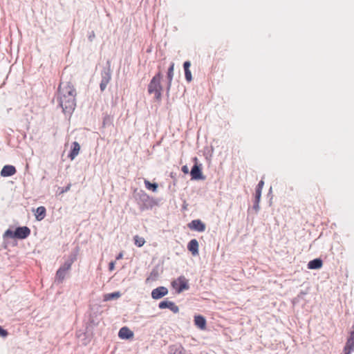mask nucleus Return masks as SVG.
Masks as SVG:
<instances>
[{"instance_id": "nucleus-6", "label": "nucleus", "mask_w": 354, "mask_h": 354, "mask_svg": "<svg viewBox=\"0 0 354 354\" xmlns=\"http://www.w3.org/2000/svg\"><path fill=\"white\" fill-rule=\"evenodd\" d=\"M167 294L168 290L166 287L159 286L152 290L151 297L154 299H159Z\"/></svg>"}, {"instance_id": "nucleus-2", "label": "nucleus", "mask_w": 354, "mask_h": 354, "mask_svg": "<svg viewBox=\"0 0 354 354\" xmlns=\"http://www.w3.org/2000/svg\"><path fill=\"white\" fill-rule=\"evenodd\" d=\"M162 75L160 73L156 74L151 80L148 85V93L154 95V98L159 101L162 97V87L160 84Z\"/></svg>"}, {"instance_id": "nucleus-30", "label": "nucleus", "mask_w": 354, "mask_h": 354, "mask_svg": "<svg viewBox=\"0 0 354 354\" xmlns=\"http://www.w3.org/2000/svg\"><path fill=\"white\" fill-rule=\"evenodd\" d=\"M8 332L0 326V337H6L8 335Z\"/></svg>"}, {"instance_id": "nucleus-36", "label": "nucleus", "mask_w": 354, "mask_h": 354, "mask_svg": "<svg viewBox=\"0 0 354 354\" xmlns=\"http://www.w3.org/2000/svg\"><path fill=\"white\" fill-rule=\"evenodd\" d=\"M115 268V263L113 261H111L109 265V270L112 271Z\"/></svg>"}, {"instance_id": "nucleus-15", "label": "nucleus", "mask_w": 354, "mask_h": 354, "mask_svg": "<svg viewBox=\"0 0 354 354\" xmlns=\"http://www.w3.org/2000/svg\"><path fill=\"white\" fill-rule=\"evenodd\" d=\"M323 265L322 260L321 259H315L310 261L308 263V268L310 270H316L321 268Z\"/></svg>"}, {"instance_id": "nucleus-33", "label": "nucleus", "mask_w": 354, "mask_h": 354, "mask_svg": "<svg viewBox=\"0 0 354 354\" xmlns=\"http://www.w3.org/2000/svg\"><path fill=\"white\" fill-rule=\"evenodd\" d=\"M107 84H108L107 83H104V82H101L100 84V90L102 91H104L105 90V88H106Z\"/></svg>"}, {"instance_id": "nucleus-27", "label": "nucleus", "mask_w": 354, "mask_h": 354, "mask_svg": "<svg viewBox=\"0 0 354 354\" xmlns=\"http://www.w3.org/2000/svg\"><path fill=\"white\" fill-rule=\"evenodd\" d=\"M185 79L187 82H191L192 80V76L190 70H186L185 71Z\"/></svg>"}, {"instance_id": "nucleus-17", "label": "nucleus", "mask_w": 354, "mask_h": 354, "mask_svg": "<svg viewBox=\"0 0 354 354\" xmlns=\"http://www.w3.org/2000/svg\"><path fill=\"white\" fill-rule=\"evenodd\" d=\"M101 75H102L101 82L109 84V82H110V80L111 79V73L110 68L108 67V68H104L102 71Z\"/></svg>"}, {"instance_id": "nucleus-11", "label": "nucleus", "mask_w": 354, "mask_h": 354, "mask_svg": "<svg viewBox=\"0 0 354 354\" xmlns=\"http://www.w3.org/2000/svg\"><path fill=\"white\" fill-rule=\"evenodd\" d=\"M118 336L122 339H129L133 337V333L127 327L121 328L118 333Z\"/></svg>"}, {"instance_id": "nucleus-19", "label": "nucleus", "mask_w": 354, "mask_h": 354, "mask_svg": "<svg viewBox=\"0 0 354 354\" xmlns=\"http://www.w3.org/2000/svg\"><path fill=\"white\" fill-rule=\"evenodd\" d=\"M174 63H171L169 68H168L167 71V79H168V85H167V89L169 90L170 88L171 81L174 77Z\"/></svg>"}, {"instance_id": "nucleus-21", "label": "nucleus", "mask_w": 354, "mask_h": 354, "mask_svg": "<svg viewBox=\"0 0 354 354\" xmlns=\"http://www.w3.org/2000/svg\"><path fill=\"white\" fill-rule=\"evenodd\" d=\"M261 193L259 192H255V198L252 208L258 212L259 210V202L261 200Z\"/></svg>"}, {"instance_id": "nucleus-34", "label": "nucleus", "mask_w": 354, "mask_h": 354, "mask_svg": "<svg viewBox=\"0 0 354 354\" xmlns=\"http://www.w3.org/2000/svg\"><path fill=\"white\" fill-rule=\"evenodd\" d=\"M107 84H108L107 83H104V82H101L100 84V90L102 91H104L105 90V88H106Z\"/></svg>"}, {"instance_id": "nucleus-23", "label": "nucleus", "mask_w": 354, "mask_h": 354, "mask_svg": "<svg viewBox=\"0 0 354 354\" xmlns=\"http://www.w3.org/2000/svg\"><path fill=\"white\" fill-rule=\"evenodd\" d=\"M169 354H185L182 346H172L170 348Z\"/></svg>"}, {"instance_id": "nucleus-24", "label": "nucleus", "mask_w": 354, "mask_h": 354, "mask_svg": "<svg viewBox=\"0 0 354 354\" xmlns=\"http://www.w3.org/2000/svg\"><path fill=\"white\" fill-rule=\"evenodd\" d=\"M145 185L147 189L152 190L153 192H156L158 189V184L157 183H151L149 180H145Z\"/></svg>"}, {"instance_id": "nucleus-5", "label": "nucleus", "mask_w": 354, "mask_h": 354, "mask_svg": "<svg viewBox=\"0 0 354 354\" xmlns=\"http://www.w3.org/2000/svg\"><path fill=\"white\" fill-rule=\"evenodd\" d=\"M190 174L192 180H204L205 177L203 176L201 165L196 162L192 167Z\"/></svg>"}, {"instance_id": "nucleus-14", "label": "nucleus", "mask_w": 354, "mask_h": 354, "mask_svg": "<svg viewBox=\"0 0 354 354\" xmlns=\"http://www.w3.org/2000/svg\"><path fill=\"white\" fill-rule=\"evenodd\" d=\"M80 150V144L75 141L72 144V148L71 150L70 153L68 154V158H70L71 160H74L77 156L79 154Z\"/></svg>"}, {"instance_id": "nucleus-9", "label": "nucleus", "mask_w": 354, "mask_h": 354, "mask_svg": "<svg viewBox=\"0 0 354 354\" xmlns=\"http://www.w3.org/2000/svg\"><path fill=\"white\" fill-rule=\"evenodd\" d=\"M158 307L160 309L169 308L174 313L179 311V308L173 301H162L159 303Z\"/></svg>"}, {"instance_id": "nucleus-20", "label": "nucleus", "mask_w": 354, "mask_h": 354, "mask_svg": "<svg viewBox=\"0 0 354 354\" xmlns=\"http://www.w3.org/2000/svg\"><path fill=\"white\" fill-rule=\"evenodd\" d=\"M77 252H78L77 250H76L75 251L71 252V254L68 257V259L64 263L66 264L67 267H71V268L72 264L77 259Z\"/></svg>"}, {"instance_id": "nucleus-16", "label": "nucleus", "mask_w": 354, "mask_h": 354, "mask_svg": "<svg viewBox=\"0 0 354 354\" xmlns=\"http://www.w3.org/2000/svg\"><path fill=\"white\" fill-rule=\"evenodd\" d=\"M195 325L200 329H205L206 326V320L202 315H196L194 317Z\"/></svg>"}, {"instance_id": "nucleus-29", "label": "nucleus", "mask_w": 354, "mask_h": 354, "mask_svg": "<svg viewBox=\"0 0 354 354\" xmlns=\"http://www.w3.org/2000/svg\"><path fill=\"white\" fill-rule=\"evenodd\" d=\"M71 185L68 184L66 187L62 188V189L59 192V194H62L69 191L71 189Z\"/></svg>"}, {"instance_id": "nucleus-3", "label": "nucleus", "mask_w": 354, "mask_h": 354, "mask_svg": "<svg viewBox=\"0 0 354 354\" xmlns=\"http://www.w3.org/2000/svg\"><path fill=\"white\" fill-rule=\"evenodd\" d=\"M171 285L178 293L189 288L188 280L184 276H180L177 279L172 281Z\"/></svg>"}, {"instance_id": "nucleus-18", "label": "nucleus", "mask_w": 354, "mask_h": 354, "mask_svg": "<svg viewBox=\"0 0 354 354\" xmlns=\"http://www.w3.org/2000/svg\"><path fill=\"white\" fill-rule=\"evenodd\" d=\"M46 216V208L43 206H40L37 208L35 217L37 221H41Z\"/></svg>"}, {"instance_id": "nucleus-7", "label": "nucleus", "mask_w": 354, "mask_h": 354, "mask_svg": "<svg viewBox=\"0 0 354 354\" xmlns=\"http://www.w3.org/2000/svg\"><path fill=\"white\" fill-rule=\"evenodd\" d=\"M30 234V229L26 227H17L15 229V236L17 239H24L27 238Z\"/></svg>"}, {"instance_id": "nucleus-37", "label": "nucleus", "mask_w": 354, "mask_h": 354, "mask_svg": "<svg viewBox=\"0 0 354 354\" xmlns=\"http://www.w3.org/2000/svg\"><path fill=\"white\" fill-rule=\"evenodd\" d=\"M122 256H123L122 253H120V254L117 256L116 259L119 260V259H122Z\"/></svg>"}, {"instance_id": "nucleus-13", "label": "nucleus", "mask_w": 354, "mask_h": 354, "mask_svg": "<svg viewBox=\"0 0 354 354\" xmlns=\"http://www.w3.org/2000/svg\"><path fill=\"white\" fill-rule=\"evenodd\" d=\"M187 249L193 256H196L198 254V242L196 239H192L188 245H187Z\"/></svg>"}, {"instance_id": "nucleus-28", "label": "nucleus", "mask_w": 354, "mask_h": 354, "mask_svg": "<svg viewBox=\"0 0 354 354\" xmlns=\"http://www.w3.org/2000/svg\"><path fill=\"white\" fill-rule=\"evenodd\" d=\"M263 185H264V181L263 180H260L257 186L255 192H259L261 193Z\"/></svg>"}, {"instance_id": "nucleus-32", "label": "nucleus", "mask_w": 354, "mask_h": 354, "mask_svg": "<svg viewBox=\"0 0 354 354\" xmlns=\"http://www.w3.org/2000/svg\"><path fill=\"white\" fill-rule=\"evenodd\" d=\"M190 66H191V63L189 61L185 62L183 64L184 71L189 70Z\"/></svg>"}, {"instance_id": "nucleus-4", "label": "nucleus", "mask_w": 354, "mask_h": 354, "mask_svg": "<svg viewBox=\"0 0 354 354\" xmlns=\"http://www.w3.org/2000/svg\"><path fill=\"white\" fill-rule=\"evenodd\" d=\"M71 270V267H67L66 263H64L57 271L55 276V282L60 283L64 281L67 272Z\"/></svg>"}, {"instance_id": "nucleus-1", "label": "nucleus", "mask_w": 354, "mask_h": 354, "mask_svg": "<svg viewBox=\"0 0 354 354\" xmlns=\"http://www.w3.org/2000/svg\"><path fill=\"white\" fill-rule=\"evenodd\" d=\"M76 91L68 82H61L57 91L56 100L65 114L71 115L76 106Z\"/></svg>"}, {"instance_id": "nucleus-8", "label": "nucleus", "mask_w": 354, "mask_h": 354, "mask_svg": "<svg viewBox=\"0 0 354 354\" xmlns=\"http://www.w3.org/2000/svg\"><path fill=\"white\" fill-rule=\"evenodd\" d=\"M189 227L191 230L202 232L205 230V225L198 219L193 220L191 223L188 224Z\"/></svg>"}, {"instance_id": "nucleus-26", "label": "nucleus", "mask_w": 354, "mask_h": 354, "mask_svg": "<svg viewBox=\"0 0 354 354\" xmlns=\"http://www.w3.org/2000/svg\"><path fill=\"white\" fill-rule=\"evenodd\" d=\"M5 238H16L15 236V230L13 232L10 229L7 230L3 234Z\"/></svg>"}, {"instance_id": "nucleus-31", "label": "nucleus", "mask_w": 354, "mask_h": 354, "mask_svg": "<svg viewBox=\"0 0 354 354\" xmlns=\"http://www.w3.org/2000/svg\"><path fill=\"white\" fill-rule=\"evenodd\" d=\"M95 37V35L94 31L92 30L90 32H88V39L90 41H93Z\"/></svg>"}, {"instance_id": "nucleus-35", "label": "nucleus", "mask_w": 354, "mask_h": 354, "mask_svg": "<svg viewBox=\"0 0 354 354\" xmlns=\"http://www.w3.org/2000/svg\"><path fill=\"white\" fill-rule=\"evenodd\" d=\"M182 171L184 174H188L189 173V168L187 165H184L182 167Z\"/></svg>"}, {"instance_id": "nucleus-10", "label": "nucleus", "mask_w": 354, "mask_h": 354, "mask_svg": "<svg viewBox=\"0 0 354 354\" xmlns=\"http://www.w3.org/2000/svg\"><path fill=\"white\" fill-rule=\"evenodd\" d=\"M354 351V331L351 333L344 348L343 354H351Z\"/></svg>"}, {"instance_id": "nucleus-12", "label": "nucleus", "mask_w": 354, "mask_h": 354, "mask_svg": "<svg viewBox=\"0 0 354 354\" xmlns=\"http://www.w3.org/2000/svg\"><path fill=\"white\" fill-rule=\"evenodd\" d=\"M17 170L15 167L12 165H5L1 171V176L3 177H8L14 175L16 173Z\"/></svg>"}, {"instance_id": "nucleus-25", "label": "nucleus", "mask_w": 354, "mask_h": 354, "mask_svg": "<svg viewBox=\"0 0 354 354\" xmlns=\"http://www.w3.org/2000/svg\"><path fill=\"white\" fill-rule=\"evenodd\" d=\"M133 239H134V243L135 244L138 246V247H142L145 243V240L144 238L142 237H140L138 235H136L134 237H133Z\"/></svg>"}, {"instance_id": "nucleus-22", "label": "nucleus", "mask_w": 354, "mask_h": 354, "mask_svg": "<svg viewBox=\"0 0 354 354\" xmlns=\"http://www.w3.org/2000/svg\"><path fill=\"white\" fill-rule=\"evenodd\" d=\"M120 297V293L119 292H114L112 293L105 295L104 297V300L109 301V300L118 299Z\"/></svg>"}]
</instances>
